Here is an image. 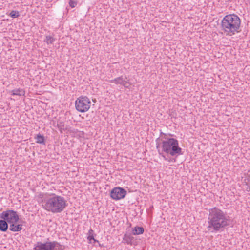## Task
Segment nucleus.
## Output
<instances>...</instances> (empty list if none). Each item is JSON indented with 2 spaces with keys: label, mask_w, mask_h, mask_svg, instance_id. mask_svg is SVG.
<instances>
[{
  "label": "nucleus",
  "mask_w": 250,
  "mask_h": 250,
  "mask_svg": "<svg viewBox=\"0 0 250 250\" xmlns=\"http://www.w3.org/2000/svg\"><path fill=\"white\" fill-rule=\"evenodd\" d=\"M9 223L4 219H1L0 220V230L2 232H5L7 230L8 228Z\"/></svg>",
  "instance_id": "nucleus-11"
},
{
  "label": "nucleus",
  "mask_w": 250,
  "mask_h": 250,
  "mask_svg": "<svg viewBox=\"0 0 250 250\" xmlns=\"http://www.w3.org/2000/svg\"><path fill=\"white\" fill-rule=\"evenodd\" d=\"M35 138L36 140V143L39 144H44V137L43 135L38 134Z\"/></svg>",
  "instance_id": "nucleus-16"
},
{
  "label": "nucleus",
  "mask_w": 250,
  "mask_h": 250,
  "mask_svg": "<svg viewBox=\"0 0 250 250\" xmlns=\"http://www.w3.org/2000/svg\"><path fill=\"white\" fill-rule=\"evenodd\" d=\"M144 232V229L142 227L136 226L132 230L133 235L142 234Z\"/></svg>",
  "instance_id": "nucleus-13"
},
{
  "label": "nucleus",
  "mask_w": 250,
  "mask_h": 250,
  "mask_svg": "<svg viewBox=\"0 0 250 250\" xmlns=\"http://www.w3.org/2000/svg\"><path fill=\"white\" fill-rule=\"evenodd\" d=\"M134 240V238L131 234H125L123 238V243H126L130 245H132L133 244Z\"/></svg>",
  "instance_id": "nucleus-10"
},
{
  "label": "nucleus",
  "mask_w": 250,
  "mask_h": 250,
  "mask_svg": "<svg viewBox=\"0 0 250 250\" xmlns=\"http://www.w3.org/2000/svg\"><path fill=\"white\" fill-rule=\"evenodd\" d=\"M93 232V231L90 229L89 231V235L87 237V239L89 241L90 243H93L94 244L96 242H98V241L96 240L94 238V237L92 235V233Z\"/></svg>",
  "instance_id": "nucleus-17"
},
{
  "label": "nucleus",
  "mask_w": 250,
  "mask_h": 250,
  "mask_svg": "<svg viewBox=\"0 0 250 250\" xmlns=\"http://www.w3.org/2000/svg\"><path fill=\"white\" fill-rule=\"evenodd\" d=\"M64 246L57 241H46L44 243L37 242L33 248L34 250H64Z\"/></svg>",
  "instance_id": "nucleus-5"
},
{
  "label": "nucleus",
  "mask_w": 250,
  "mask_h": 250,
  "mask_svg": "<svg viewBox=\"0 0 250 250\" xmlns=\"http://www.w3.org/2000/svg\"><path fill=\"white\" fill-rule=\"evenodd\" d=\"M39 197L42 199V208L53 213L62 212L67 205L64 197L55 193H41Z\"/></svg>",
  "instance_id": "nucleus-2"
},
{
  "label": "nucleus",
  "mask_w": 250,
  "mask_h": 250,
  "mask_svg": "<svg viewBox=\"0 0 250 250\" xmlns=\"http://www.w3.org/2000/svg\"><path fill=\"white\" fill-rule=\"evenodd\" d=\"M126 194V191L120 187L114 188L110 192L111 197L114 200H120L124 198Z\"/></svg>",
  "instance_id": "nucleus-8"
},
{
  "label": "nucleus",
  "mask_w": 250,
  "mask_h": 250,
  "mask_svg": "<svg viewBox=\"0 0 250 250\" xmlns=\"http://www.w3.org/2000/svg\"><path fill=\"white\" fill-rule=\"evenodd\" d=\"M0 218L5 220L10 224L12 223H17L19 220V217L16 211L13 210H6L3 211L0 214Z\"/></svg>",
  "instance_id": "nucleus-7"
},
{
  "label": "nucleus",
  "mask_w": 250,
  "mask_h": 250,
  "mask_svg": "<svg viewBox=\"0 0 250 250\" xmlns=\"http://www.w3.org/2000/svg\"><path fill=\"white\" fill-rule=\"evenodd\" d=\"M16 223H13L10 225L9 229L10 231L17 232L20 231L22 229V225L21 224L16 225Z\"/></svg>",
  "instance_id": "nucleus-12"
},
{
  "label": "nucleus",
  "mask_w": 250,
  "mask_h": 250,
  "mask_svg": "<svg viewBox=\"0 0 250 250\" xmlns=\"http://www.w3.org/2000/svg\"><path fill=\"white\" fill-rule=\"evenodd\" d=\"M77 2L76 1L73 0H70V1L69 2V6L71 8L75 7L77 5Z\"/></svg>",
  "instance_id": "nucleus-20"
},
{
  "label": "nucleus",
  "mask_w": 250,
  "mask_h": 250,
  "mask_svg": "<svg viewBox=\"0 0 250 250\" xmlns=\"http://www.w3.org/2000/svg\"><path fill=\"white\" fill-rule=\"evenodd\" d=\"M156 148L159 154L165 160L167 159L164 153L171 156H177L183 154L182 149L179 146L178 140L173 138L161 142V144L157 143Z\"/></svg>",
  "instance_id": "nucleus-3"
},
{
  "label": "nucleus",
  "mask_w": 250,
  "mask_h": 250,
  "mask_svg": "<svg viewBox=\"0 0 250 250\" xmlns=\"http://www.w3.org/2000/svg\"><path fill=\"white\" fill-rule=\"evenodd\" d=\"M208 231L217 232L220 229L231 225L232 220L227 214L215 207L209 210Z\"/></svg>",
  "instance_id": "nucleus-1"
},
{
  "label": "nucleus",
  "mask_w": 250,
  "mask_h": 250,
  "mask_svg": "<svg viewBox=\"0 0 250 250\" xmlns=\"http://www.w3.org/2000/svg\"><path fill=\"white\" fill-rule=\"evenodd\" d=\"M11 93L12 95L22 96L24 95L25 91L21 89L18 88L12 90Z\"/></svg>",
  "instance_id": "nucleus-15"
},
{
  "label": "nucleus",
  "mask_w": 250,
  "mask_h": 250,
  "mask_svg": "<svg viewBox=\"0 0 250 250\" xmlns=\"http://www.w3.org/2000/svg\"><path fill=\"white\" fill-rule=\"evenodd\" d=\"M169 138H170L167 137V135L166 134L164 133L163 132H161L160 136L159 138H157L156 140V146L157 145V143L161 144V142H163L165 140L169 139Z\"/></svg>",
  "instance_id": "nucleus-14"
},
{
  "label": "nucleus",
  "mask_w": 250,
  "mask_h": 250,
  "mask_svg": "<svg viewBox=\"0 0 250 250\" xmlns=\"http://www.w3.org/2000/svg\"><path fill=\"white\" fill-rule=\"evenodd\" d=\"M9 16L13 18H18L20 16L19 12L17 11L12 10L9 14Z\"/></svg>",
  "instance_id": "nucleus-18"
},
{
  "label": "nucleus",
  "mask_w": 250,
  "mask_h": 250,
  "mask_svg": "<svg viewBox=\"0 0 250 250\" xmlns=\"http://www.w3.org/2000/svg\"><path fill=\"white\" fill-rule=\"evenodd\" d=\"M45 41L47 44H52L54 41V39L51 36H47Z\"/></svg>",
  "instance_id": "nucleus-19"
},
{
  "label": "nucleus",
  "mask_w": 250,
  "mask_h": 250,
  "mask_svg": "<svg viewBox=\"0 0 250 250\" xmlns=\"http://www.w3.org/2000/svg\"><path fill=\"white\" fill-rule=\"evenodd\" d=\"M126 79V77H125V78H124L123 76H121L110 80V82L117 84H120L123 85L126 88H128L130 84L128 82L125 80Z\"/></svg>",
  "instance_id": "nucleus-9"
},
{
  "label": "nucleus",
  "mask_w": 250,
  "mask_h": 250,
  "mask_svg": "<svg viewBox=\"0 0 250 250\" xmlns=\"http://www.w3.org/2000/svg\"><path fill=\"white\" fill-rule=\"evenodd\" d=\"M241 19L235 14L225 16L221 21V30L226 35L231 36L241 31Z\"/></svg>",
  "instance_id": "nucleus-4"
},
{
  "label": "nucleus",
  "mask_w": 250,
  "mask_h": 250,
  "mask_svg": "<svg viewBox=\"0 0 250 250\" xmlns=\"http://www.w3.org/2000/svg\"><path fill=\"white\" fill-rule=\"evenodd\" d=\"M76 110L80 112L87 111L91 106V101L86 96H80L75 102Z\"/></svg>",
  "instance_id": "nucleus-6"
}]
</instances>
